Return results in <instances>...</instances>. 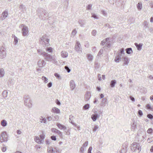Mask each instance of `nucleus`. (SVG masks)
<instances>
[{"instance_id":"nucleus-1","label":"nucleus","mask_w":153,"mask_h":153,"mask_svg":"<svg viewBox=\"0 0 153 153\" xmlns=\"http://www.w3.org/2000/svg\"><path fill=\"white\" fill-rule=\"evenodd\" d=\"M24 103L26 107L30 108L32 105V101L29 95H25L23 97Z\"/></svg>"},{"instance_id":"nucleus-2","label":"nucleus","mask_w":153,"mask_h":153,"mask_svg":"<svg viewBox=\"0 0 153 153\" xmlns=\"http://www.w3.org/2000/svg\"><path fill=\"white\" fill-rule=\"evenodd\" d=\"M131 149L132 151L139 152L141 151V147L139 143H134L131 144Z\"/></svg>"},{"instance_id":"nucleus-3","label":"nucleus","mask_w":153,"mask_h":153,"mask_svg":"<svg viewBox=\"0 0 153 153\" xmlns=\"http://www.w3.org/2000/svg\"><path fill=\"white\" fill-rule=\"evenodd\" d=\"M8 141V135L6 131H3L0 134V141L1 143L7 142Z\"/></svg>"},{"instance_id":"nucleus-4","label":"nucleus","mask_w":153,"mask_h":153,"mask_svg":"<svg viewBox=\"0 0 153 153\" xmlns=\"http://www.w3.org/2000/svg\"><path fill=\"white\" fill-rule=\"evenodd\" d=\"M6 49L3 47H0V58L2 59L6 56Z\"/></svg>"},{"instance_id":"nucleus-5","label":"nucleus","mask_w":153,"mask_h":153,"mask_svg":"<svg viewBox=\"0 0 153 153\" xmlns=\"http://www.w3.org/2000/svg\"><path fill=\"white\" fill-rule=\"evenodd\" d=\"M23 28L22 29V33L23 36H26L28 32V28L25 26L24 25H22L21 26Z\"/></svg>"},{"instance_id":"nucleus-6","label":"nucleus","mask_w":153,"mask_h":153,"mask_svg":"<svg viewBox=\"0 0 153 153\" xmlns=\"http://www.w3.org/2000/svg\"><path fill=\"white\" fill-rule=\"evenodd\" d=\"M44 55L43 56L44 59L47 61H52V59L53 56H52L50 54L46 53H44Z\"/></svg>"},{"instance_id":"nucleus-7","label":"nucleus","mask_w":153,"mask_h":153,"mask_svg":"<svg viewBox=\"0 0 153 153\" xmlns=\"http://www.w3.org/2000/svg\"><path fill=\"white\" fill-rule=\"evenodd\" d=\"M8 14L7 11L5 10L1 14V16L0 17V20L3 21L4 19L7 17Z\"/></svg>"},{"instance_id":"nucleus-8","label":"nucleus","mask_w":153,"mask_h":153,"mask_svg":"<svg viewBox=\"0 0 153 153\" xmlns=\"http://www.w3.org/2000/svg\"><path fill=\"white\" fill-rule=\"evenodd\" d=\"M75 48L76 51L79 53L82 51L81 45L79 42L77 41L76 42L75 45Z\"/></svg>"},{"instance_id":"nucleus-9","label":"nucleus","mask_w":153,"mask_h":153,"mask_svg":"<svg viewBox=\"0 0 153 153\" xmlns=\"http://www.w3.org/2000/svg\"><path fill=\"white\" fill-rule=\"evenodd\" d=\"M37 64L39 67L42 68L45 65V62L44 60L40 59L38 61Z\"/></svg>"},{"instance_id":"nucleus-10","label":"nucleus","mask_w":153,"mask_h":153,"mask_svg":"<svg viewBox=\"0 0 153 153\" xmlns=\"http://www.w3.org/2000/svg\"><path fill=\"white\" fill-rule=\"evenodd\" d=\"M49 39L47 38V40L44 41V42H42L41 43L43 46L44 47H48L49 45Z\"/></svg>"},{"instance_id":"nucleus-11","label":"nucleus","mask_w":153,"mask_h":153,"mask_svg":"<svg viewBox=\"0 0 153 153\" xmlns=\"http://www.w3.org/2000/svg\"><path fill=\"white\" fill-rule=\"evenodd\" d=\"M91 94L90 92L87 91L85 95V99L86 101L89 100L91 97Z\"/></svg>"},{"instance_id":"nucleus-12","label":"nucleus","mask_w":153,"mask_h":153,"mask_svg":"<svg viewBox=\"0 0 153 153\" xmlns=\"http://www.w3.org/2000/svg\"><path fill=\"white\" fill-rule=\"evenodd\" d=\"M68 52L65 51H62L61 52V56L63 58H66L68 56Z\"/></svg>"},{"instance_id":"nucleus-13","label":"nucleus","mask_w":153,"mask_h":153,"mask_svg":"<svg viewBox=\"0 0 153 153\" xmlns=\"http://www.w3.org/2000/svg\"><path fill=\"white\" fill-rule=\"evenodd\" d=\"M51 131L52 132L57 133L60 136L62 135V132L56 128H52L51 129Z\"/></svg>"},{"instance_id":"nucleus-14","label":"nucleus","mask_w":153,"mask_h":153,"mask_svg":"<svg viewBox=\"0 0 153 153\" xmlns=\"http://www.w3.org/2000/svg\"><path fill=\"white\" fill-rule=\"evenodd\" d=\"M56 125L59 128L60 130L63 129L64 130H65L67 129V127L59 123H57Z\"/></svg>"},{"instance_id":"nucleus-15","label":"nucleus","mask_w":153,"mask_h":153,"mask_svg":"<svg viewBox=\"0 0 153 153\" xmlns=\"http://www.w3.org/2000/svg\"><path fill=\"white\" fill-rule=\"evenodd\" d=\"M70 88L72 90H74L75 87V84L73 80H71L70 81Z\"/></svg>"},{"instance_id":"nucleus-16","label":"nucleus","mask_w":153,"mask_h":153,"mask_svg":"<svg viewBox=\"0 0 153 153\" xmlns=\"http://www.w3.org/2000/svg\"><path fill=\"white\" fill-rule=\"evenodd\" d=\"M135 46L136 47L138 50L140 51L142 48L143 44L142 43H140L139 44H138L137 43H135L134 44Z\"/></svg>"},{"instance_id":"nucleus-17","label":"nucleus","mask_w":153,"mask_h":153,"mask_svg":"<svg viewBox=\"0 0 153 153\" xmlns=\"http://www.w3.org/2000/svg\"><path fill=\"white\" fill-rule=\"evenodd\" d=\"M47 37L46 35H44L42 36L41 38H40L39 42L41 43L42 42H44V41H45L47 40Z\"/></svg>"},{"instance_id":"nucleus-18","label":"nucleus","mask_w":153,"mask_h":153,"mask_svg":"<svg viewBox=\"0 0 153 153\" xmlns=\"http://www.w3.org/2000/svg\"><path fill=\"white\" fill-rule=\"evenodd\" d=\"M107 100L106 98H103L102 99L101 102L100 104V105L101 106H104L106 105V102Z\"/></svg>"},{"instance_id":"nucleus-19","label":"nucleus","mask_w":153,"mask_h":153,"mask_svg":"<svg viewBox=\"0 0 153 153\" xmlns=\"http://www.w3.org/2000/svg\"><path fill=\"white\" fill-rule=\"evenodd\" d=\"M99 116L97 114H92L91 116V118L94 121H95L97 118L99 117Z\"/></svg>"},{"instance_id":"nucleus-20","label":"nucleus","mask_w":153,"mask_h":153,"mask_svg":"<svg viewBox=\"0 0 153 153\" xmlns=\"http://www.w3.org/2000/svg\"><path fill=\"white\" fill-rule=\"evenodd\" d=\"M53 153H60L61 152L60 150L57 147H53Z\"/></svg>"},{"instance_id":"nucleus-21","label":"nucleus","mask_w":153,"mask_h":153,"mask_svg":"<svg viewBox=\"0 0 153 153\" xmlns=\"http://www.w3.org/2000/svg\"><path fill=\"white\" fill-rule=\"evenodd\" d=\"M124 62V65H128L129 63L128 58L127 57H125L123 58Z\"/></svg>"},{"instance_id":"nucleus-22","label":"nucleus","mask_w":153,"mask_h":153,"mask_svg":"<svg viewBox=\"0 0 153 153\" xmlns=\"http://www.w3.org/2000/svg\"><path fill=\"white\" fill-rule=\"evenodd\" d=\"M52 111L55 113H60V110L58 108L54 107L52 109Z\"/></svg>"},{"instance_id":"nucleus-23","label":"nucleus","mask_w":153,"mask_h":153,"mask_svg":"<svg viewBox=\"0 0 153 153\" xmlns=\"http://www.w3.org/2000/svg\"><path fill=\"white\" fill-rule=\"evenodd\" d=\"M35 141L38 143H42L43 142L42 141H41V140L38 137H36L35 138Z\"/></svg>"},{"instance_id":"nucleus-24","label":"nucleus","mask_w":153,"mask_h":153,"mask_svg":"<svg viewBox=\"0 0 153 153\" xmlns=\"http://www.w3.org/2000/svg\"><path fill=\"white\" fill-rule=\"evenodd\" d=\"M53 147L48 146V147L47 152L48 153H53Z\"/></svg>"},{"instance_id":"nucleus-25","label":"nucleus","mask_w":153,"mask_h":153,"mask_svg":"<svg viewBox=\"0 0 153 153\" xmlns=\"http://www.w3.org/2000/svg\"><path fill=\"white\" fill-rule=\"evenodd\" d=\"M126 53L128 54H130L132 53L133 51L131 48H128L126 49Z\"/></svg>"},{"instance_id":"nucleus-26","label":"nucleus","mask_w":153,"mask_h":153,"mask_svg":"<svg viewBox=\"0 0 153 153\" xmlns=\"http://www.w3.org/2000/svg\"><path fill=\"white\" fill-rule=\"evenodd\" d=\"M79 24L80 25L81 27H82L85 25V21L84 20H80L78 21Z\"/></svg>"},{"instance_id":"nucleus-27","label":"nucleus","mask_w":153,"mask_h":153,"mask_svg":"<svg viewBox=\"0 0 153 153\" xmlns=\"http://www.w3.org/2000/svg\"><path fill=\"white\" fill-rule=\"evenodd\" d=\"M87 59L89 61H92L93 59V56L90 54H87Z\"/></svg>"},{"instance_id":"nucleus-28","label":"nucleus","mask_w":153,"mask_h":153,"mask_svg":"<svg viewBox=\"0 0 153 153\" xmlns=\"http://www.w3.org/2000/svg\"><path fill=\"white\" fill-rule=\"evenodd\" d=\"M40 122L43 123H46V119L45 118H43L41 116L40 117Z\"/></svg>"},{"instance_id":"nucleus-29","label":"nucleus","mask_w":153,"mask_h":153,"mask_svg":"<svg viewBox=\"0 0 153 153\" xmlns=\"http://www.w3.org/2000/svg\"><path fill=\"white\" fill-rule=\"evenodd\" d=\"M136 126V123L134 121L131 125V129L133 131H134L137 127Z\"/></svg>"},{"instance_id":"nucleus-30","label":"nucleus","mask_w":153,"mask_h":153,"mask_svg":"<svg viewBox=\"0 0 153 153\" xmlns=\"http://www.w3.org/2000/svg\"><path fill=\"white\" fill-rule=\"evenodd\" d=\"M116 83V81L115 80H112L110 82V85L111 87H114Z\"/></svg>"},{"instance_id":"nucleus-31","label":"nucleus","mask_w":153,"mask_h":153,"mask_svg":"<svg viewBox=\"0 0 153 153\" xmlns=\"http://www.w3.org/2000/svg\"><path fill=\"white\" fill-rule=\"evenodd\" d=\"M52 120L53 121L57 120L59 118V116L58 115L56 114H54L52 116Z\"/></svg>"},{"instance_id":"nucleus-32","label":"nucleus","mask_w":153,"mask_h":153,"mask_svg":"<svg viewBox=\"0 0 153 153\" xmlns=\"http://www.w3.org/2000/svg\"><path fill=\"white\" fill-rule=\"evenodd\" d=\"M4 69L2 68L0 69V77H3L4 75Z\"/></svg>"},{"instance_id":"nucleus-33","label":"nucleus","mask_w":153,"mask_h":153,"mask_svg":"<svg viewBox=\"0 0 153 153\" xmlns=\"http://www.w3.org/2000/svg\"><path fill=\"white\" fill-rule=\"evenodd\" d=\"M109 38H107L105 39H104L102 41L101 44L102 45H103L105 43L107 42L109 40Z\"/></svg>"},{"instance_id":"nucleus-34","label":"nucleus","mask_w":153,"mask_h":153,"mask_svg":"<svg viewBox=\"0 0 153 153\" xmlns=\"http://www.w3.org/2000/svg\"><path fill=\"white\" fill-rule=\"evenodd\" d=\"M137 7L138 9L139 10H140L142 8V4L141 2H138V4H137Z\"/></svg>"},{"instance_id":"nucleus-35","label":"nucleus","mask_w":153,"mask_h":153,"mask_svg":"<svg viewBox=\"0 0 153 153\" xmlns=\"http://www.w3.org/2000/svg\"><path fill=\"white\" fill-rule=\"evenodd\" d=\"M1 124L3 127L6 126L7 125V123L4 120H2L1 122Z\"/></svg>"},{"instance_id":"nucleus-36","label":"nucleus","mask_w":153,"mask_h":153,"mask_svg":"<svg viewBox=\"0 0 153 153\" xmlns=\"http://www.w3.org/2000/svg\"><path fill=\"white\" fill-rule=\"evenodd\" d=\"M52 62L55 65H57L58 64V61H57L56 59H55L54 57H53L52 59Z\"/></svg>"},{"instance_id":"nucleus-37","label":"nucleus","mask_w":153,"mask_h":153,"mask_svg":"<svg viewBox=\"0 0 153 153\" xmlns=\"http://www.w3.org/2000/svg\"><path fill=\"white\" fill-rule=\"evenodd\" d=\"M12 36L13 38L14 37V42L15 43V45H16L18 42V38L14 35H13Z\"/></svg>"},{"instance_id":"nucleus-38","label":"nucleus","mask_w":153,"mask_h":153,"mask_svg":"<svg viewBox=\"0 0 153 153\" xmlns=\"http://www.w3.org/2000/svg\"><path fill=\"white\" fill-rule=\"evenodd\" d=\"M44 81V82L45 83H46L48 82V79L44 76H42L41 78Z\"/></svg>"},{"instance_id":"nucleus-39","label":"nucleus","mask_w":153,"mask_h":153,"mask_svg":"<svg viewBox=\"0 0 153 153\" xmlns=\"http://www.w3.org/2000/svg\"><path fill=\"white\" fill-rule=\"evenodd\" d=\"M146 107L148 109H150L153 111V106L150 105L149 104H148L146 105Z\"/></svg>"},{"instance_id":"nucleus-40","label":"nucleus","mask_w":153,"mask_h":153,"mask_svg":"<svg viewBox=\"0 0 153 153\" xmlns=\"http://www.w3.org/2000/svg\"><path fill=\"white\" fill-rule=\"evenodd\" d=\"M121 57L120 55H117L114 59V61L115 62H118L119 60L121 59Z\"/></svg>"},{"instance_id":"nucleus-41","label":"nucleus","mask_w":153,"mask_h":153,"mask_svg":"<svg viewBox=\"0 0 153 153\" xmlns=\"http://www.w3.org/2000/svg\"><path fill=\"white\" fill-rule=\"evenodd\" d=\"M42 9L41 8H39L37 10H36V12L37 13L39 14V16H41V15H40L41 14V12H42Z\"/></svg>"},{"instance_id":"nucleus-42","label":"nucleus","mask_w":153,"mask_h":153,"mask_svg":"<svg viewBox=\"0 0 153 153\" xmlns=\"http://www.w3.org/2000/svg\"><path fill=\"white\" fill-rule=\"evenodd\" d=\"M46 51L48 52L49 53H52L53 52V49L51 47H47L46 49Z\"/></svg>"},{"instance_id":"nucleus-43","label":"nucleus","mask_w":153,"mask_h":153,"mask_svg":"<svg viewBox=\"0 0 153 153\" xmlns=\"http://www.w3.org/2000/svg\"><path fill=\"white\" fill-rule=\"evenodd\" d=\"M7 93L8 92L6 91H4L2 92V94L3 97H4V98L7 97Z\"/></svg>"},{"instance_id":"nucleus-44","label":"nucleus","mask_w":153,"mask_h":153,"mask_svg":"<svg viewBox=\"0 0 153 153\" xmlns=\"http://www.w3.org/2000/svg\"><path fill=\"white\" fill-rule=\"evenodd\" d=\"M37 52L40 55H42L43 56L44 55V53H46L45 52H42L41 50H38Z\"/></svg>"},{"instance_id":"nucleus-45","label":"nucleus","mask_w":153,"mask_h":153,"mask_svg":"<svg viewBox=\"0 0 153 153\" xmlns=\"http://www.w3.org/2000/svg\"><path fill=\"white\" fill-rule=\"evenodd\" d=\"M89 107H90L89 104H87L83 106V109H84L85 110H87L88 109Z\"/></svg>"},{"instance_id":"nucleus-46","label":"nucleus","mask_w":153,"mask_h":153,"mask_svg":"<svg viewBox=\"0 0 153 153\" xmlns=\"http://www.w3.org/2000/svg\"><path fill=\"white\" fill-rule=\"evenodd\" d=\"M120 52L119 53V55H120V56L121 55H122V54L124 55L125 53H124V50L123 48H121L120 49Z\"/></svg>"},{"instance_id":"nucleus-47","label":"nucleus","mask_w":153,"mask_h":153,"mask_svg":"<svg viewBox=\"0 0 153 153\" xmlns=\"http://www.w3.org/2000/svg\"><path fill=\"white\" fill-rule=\"evenodd\" d=\"M19 7L20 9H21L22 11H24V10L25 9V6L23 4H21L19 6Z\"/></svg>"},{"instance_id":"nucleus-48","label":"nucleus","mask_w":153,"mask_h":153,"mask_svg":"<svg viewBox=\"0 0 153 153\" xmlns=\"http://www.w3.org/2000/svg\"><path fill=\"white\" fill-rule=\"evenodd\" d=\"M91 17L94 18L95 19H98V17L97 16V15H96V14L94 13H92L91 14Z\"/></svg>"},{"instance_id":"nucleus-49","label":"nucleus","mask_w":153,"mask_h":153,"mask_svg":"<svg viewBox=\"0 0 153 153\" xmlns=\"http://www.w3.org/2000/svg\"><path fill=\"white\" fill-rule=\"evenodd\" d=\"M92 5L91 4H89L86 7L87 10H91V9L92 7Z\"/></svg>"},{"instance_id":"nucleus-50","label":"nucleus","mask_w":153,"mask_h":153,"mask_svg":"<svg viewBox=\"0 0 153 153\" xmlns=\"http://www.w3.org/2000/svg\"><path fill=\"white\" fill-rule=\"evenodd\" d=\"M42 12L45 16H48V13L46 10H43V11H42Z\"/></svg>"},{"instance_id":"nucleus-51","label":"nucleus","mask_w":153,"mask_h":153,"mask_svg":"<svg viewBox=\"0 0 153 153\" xmlns=\"http://www.w3.org/2000/svg\"><path fill=\"white\" fill-rule=\"evenodd\" d=\"M152 141H153V137H152L150 138H149L147 139V141L149 143H151L152 142Z\"/></svg>"},{"instance_id":"nucleus-52","label":"nucleus","mask_w":153,"mask_h":153,"mask_svg":"<svg viewBox=\"0 0 153 153\" xmlns=\"http://www.w3.org/2000/svg\"><path fill=\"white\" fill-rule=\"evenodd\" d=\"M103 52V50L102 49H101L97 55L100 56L102 54Z\"/></svg>"},{"instance_id":"nucleus-53","label":"nucleus","mask_w":153,"mask_h":153,"mask_svg":"<svg viewBox=\"0 0 153 153\" xmlns=\"http://www.w3.org/2000/svg\"><path fill=\"white\" fill-rule=\"evenodd\" d=\"M127 151L126 148H123L121 151L120 153H126Z\"/></svg>"},{"instance_id":"nucleus-54","label":"nucleus","mask_w":153,"mask_h":153,"mask_svg":"<svg viewBox=\"0 0 153 153\" xmlns=\"http://www.w3.org/2000/svg\"><path fill=\"white\" fill-rule=\"evenodd\" d=\"M97 33V31L95 30H93L91 32L92 35L94 36H95Z\"/></svg>"},{"instance_id":"nucleus-55","label":"nucleus","mask_w":153,"mask_h":153,"mask_svg":"<svg viewBox=\"0 0 153 153\" xmlns=\"http://www.w3.org/2000/svg\"><path fill=\"white\" fill-rule=\"evenodd\" d=\"M143 25L144 27H148V23L146 21H145L143 23Z\"/></svg>"},{"instance_id":"nucleus-56","label":"nucleus","mask_w":153,"mask_h":153,"mask_svg":"<svg viewBox=\"0 0 153 153\" xmlns=\"http://www.w3.org/2000/svg\"><path fill=\"white\" fill-rule=\"evenodd\" d=\"M147 117L149 119L152 120L153 119V116L151 114H147Z\"/></svg>"},{"instance_id":"nucleus-57","label":"nucleus","mask_w":153,"mask_h":153,"mask_svg":"<svg viewBox=\"0 0 153 153\" xmlns=\"http://www.w3.org/2000/svg\"><path fill=\"white\" fill-rule=\"evenodd\" d=\"M152 128H149V129L147 131V132L149 134H151L152 133Z\"/></svg>"},{"instance_id":"nucleus-58","label":"nucleus","mask_w":153,"mask_h":153,"mask_svg":"<svg viewBox=\"0 0 153 153\" xmlns=\"http://www.w3.org/2000/svg\"><path fill=\"white\" fill-rule=\"evenodd\" d=\"M84 148L83 147H82L80 149V153H84Z\"/></svg>"},{"instance_id":"nucleus-59","label":"nucleus","mask_w":153,"mask_h":153,"mask_svg":"<svg viewBox=\"0 0 153 153\" xmlns=\"http://www.w3.org/2000/svg\"><path fill=\"white\" fill-rule=\"evenodd\" d=\"M40 139L41 140V141L43 142L44 141V139L45 138L44 135L43 134L41 135L40 136Z\"/></svg>"},{"instance_id":"nucleus-60","label":"nucleus","mask_w":153,"mask_h":153,"mask_svg":"<svg viewBox=\"0 0 153 153\" xmlns=\"http://www.w3.org/2000/svg\"><path fill=\"white\" fill-rule=\"evenodd\" d=\"M76 30L74 29L72 31V34L74 36L76 34Z\"/></svg>"},{"instance_id":"nucleus-61","label":"nucleus","mask_w":153,"mask_h":153,"mask_svg":"<svg viewBox=\"0 0 153 153\" xmlns=\"http://www.w3.org/2000/svg\"><path fill=\"white\" fill-rule=\"evenodd\" d=\"M99 127L97 126H95L93 128V131L94 132H95L97 130L98 128Z\"/></svg>"},{"instance_id":"nucleus-62","label":"nucleus","mask_w":153,"mask_h":153,"mask_svg":"<svg viewBox=\"0 0 153 153\" xmlns=\"http://www.w3.org/2000/svg\"><path fill=\"white\" fill-rule=\"evenodd\" d=\"M88 141H86L82 145V147H86L88 145Z\"/></svg>"},{"instance_id":"nucleus-63","label":"nucleus","mask_w":153,"mask_h":153,"mask_svg":"<svg viewBox=\"0 0 153 153\" xmlns=\"http://www.w3.org/2000/svg\"><path fill=\"white\" fill-rule=\"evenodd\" d=\"M65 68L68 73H69L70 71L71 70L67 66H65Z\"/></svg>"},{"instance_id":"nucleus-64","label":"nucleus","mask_w":153,"mask_h":153,"mask_svg":"<svg viewBox=\"0 0 153 153\" xmlns=\"http://www.w3.org/2000/svg\"><path fill=\"white\" fill-rule=\"evenodd\" d=\"M149 4V6L150 7H151L152 8H153V1H151L150 2Z\"/></svg>"}]
</instances>
